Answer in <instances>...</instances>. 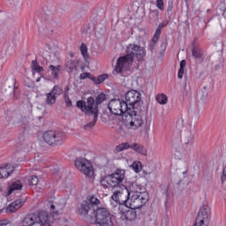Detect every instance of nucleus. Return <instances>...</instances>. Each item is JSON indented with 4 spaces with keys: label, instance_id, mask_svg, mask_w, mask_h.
<instances>
[{
    "label": "nucleus",
    "instance_id": "nucleus-31",
    "mask_svg": "<svg viewBox=\"0 0 226 226\" xmlns=\"http://www.w3.org/2000/svg\"><path fill=\"white\" fill-rule=\"evenodd\" d=\"M49 70H51V76L53 79H57L59 77V67H56L55 65H49Z\"/></svg>",
    "mask_w": 226,
    "mask_h": 226
},
{
    "label": "nucleus",
    "instance_id": "nucleus-6",
    "mask_svg": "<svg viewBox=\"0 0 226 226\" xmlns=\"http://www.w3.org/2000/svg\"><path fill=\"white\" fill-rule=\"evenodd\" d=\"M76 107L79 109L81 112H84L86 116H98L100 114L96 101L92 96H89L87 102L84 100L78 101Z\"/></svg>",
    "mask_w": 226,
    "mask_h": 226
},
{
    "label": "nucleus",
    "instance_id": "nucleus-20",
    "mask_svg": "<svg viewBox=\"0 0 226 226\" xmlns=\"http://www.w3.org/2000/svg\"><path fill=\"white\" fill-rule=\"evenodd\" d=\"M160 20V11L158 9H149L148 11V22L149 24H156Z\"/></svg>",
    "mask_w": 226,
    "mask_h": 226
},
{
    "label": "nucleus",
    "instance_id": "nucleus-42",
    "mask_svg": "<svg viewBox=\"0 0 226 226\" xmlns=\"http://www.w3.org/2000/svg\"><path fill=\"white\" fill-rule=\"evenodd\" d=\"M50 210H51V213H53V215H59V211L56 210L55 205L50 206Z\"/></svg>",
    "mask_w": 226,
    "mask_h": 226
},
{
    "label": "nucleus",
    "instance_id": "nucleus-7",
    "mask_svg": "<svg viewBox=\"0 0 226 226\" xmlns=\"http://www.w3.org/2000/svg\"><path fill=\"white\" fill-rule=\"evenodd\" d=\"M108 109L115 116H126L130 112L128 104L120 99H112L109 102Z\"/></svg>",
    "mask_w": 226,
    "mask_h": 226
},
{
    "label": "nucleus",
    "instance_id": "nucleus-29",
    "mask_svg": "<svg viewBox=\"0 0 226 226\" xmlns=\"http://www.w3.org/2000/svg\"><path fill=\"white\" fill-rule=\"evenodd\" d=\"M185 66H186V60H182L180 62V67H179L178 74H177L178 79H183V75H185Z\"/></svg>",
    "mask_w": 226,
    "mask_h": 226
},
{
    "label": "nucleus",
    "instance_id": "nucleus-43",
    "mask_svg": "<svg viewBox=\"0 0 226 226\" xmlns=\"http://www.w3.org/2000/svg\"><path fill=\"white\" fill-rule=\"evenodd\" d=\"M154 45H156V43H154V42H153V44H150L149 45V50L151 51V52H153L154 50Z\"/></svg>",
    "mask_w": 226,
    "mask_h": 226
},
{
    "label": "nucleus",
    "instance_id": "nucleus-15",
    "mask_svg": "<svg viewBox=\"0 0 226 226\" xmlns=\"http://www.w3.org/2000/svg\"><path fill=\"white\" fill-rule=\"evenodd\" d=\"M80 80H86V79H90V80L94 81V84L99 85L102 84V82H105L109 79V74L104 73L97 78L94 76H91V73L89 72H83L79 76Z\"/></svg>",
    "mask_w": 226,
    "mask_h": 226
},
{
    "label": "nucleus",
    "instance_id": "nucleus-24",
    "mask_svg": "<svg viewBox=\"0 0 226 226\" xmlns=\"http://www.w3.org/2000/svg\"><path fill=\"white\" fill-rule=\"evenodd\" d=\"M147 192H142V185L137 183L132 185L130 195L144 194Z\"/></svg>",
    "mask_w": 226,
    "mask_h": 226
},
{
    "label": "nucleus",
    "instance_id": "nucleus-33",
    "mask_svg": "<svg viewBox=\"0 0 226 226\" xmlns=\"http://www.w3.org/2000/svg\"><path fill=\"white\" fill-rule=\"evenodd\" d=\"M156 100L158 102V103H160L161 105H165L167 103V95L165 94H158L156 96Z\"/></svg>",
    "mask_w": 226,
    "mask_h": 226
},
{
    "label": "nucleus",
    "instance_id": "nucleus-11",
    "mask_svg": "<svg viewBox=\"0 0 226 226\" xmlns=\"http://www.w3.org/2000/svg\"><path fill=\"white\" fill-rule=\"evenodd\" d=\"M126 149H132V151H135V153L142 154L143 156H146V154H147V149H146L144 146L139 143L130 144L128 142H124L117 146L115 151L116 153H121L122 151H126Z\"/></svg>",
    "mask_w": 226,
    "mask_h": 226
},
{
    "label": "nucleus",
    "instance_id": "nucleus-39",
    "mask_svg": "<svg viewBox=\"0 0 226 226\" xmlns=\"http://www.w3.org/2000/svg\"><path fill=\"white\" fill-rule=\"evenodd\" d=\"M174 9V3L169 2L168 3V8H167V13L168 15H170L172 13V10Z\"/></svg>",
    "mask_w": 226,
    "mask_h": 226
},
{
    "label": "nucleus",
    "instance_id": "nucleus-19",
    "mask_svg": "<svg viewBox=\"0 0 226 226\" xmlns=\"http://www.w3.org/2000/svg\"><path fill=\"white\" fill-rule=\"evenodd\" d=\"M23 186L24 185H22V182L20 180H16L12 182L8 187V191L5 194V197H10V195H11L13 192L20 190L21 188H23Z\"/></svg>",
    "mask_w": 226,
    "mask_h": 226
},
{
    "label": "nucleus",
    "instance_id": "nucleus-32",
    "mask_svg": "<svg viewBox=\"0 0 226 226\" xmlns=\"http://www.w3.org/2000/svg\"><path fill=\"white\" fill-rule=\"evenodd\" d=\"M107 100V95L103 93L100 94L96 100H95V103L98 107V105H102V103H103V102H105Z\"/></svg>",
    "mask_w": 226,
    "mask_h": 226
},
{
    "label": "nucleus",
    "instance_id": "nucleus-26",
    "mask_svg": "<svg viewBox=\"0 0 226 226\" xmlns=\"http://www.w3.org/2000/svg\"><path fill=\"white\" fill-rule=\"evenodd\" d=\"M13 100H19L20 98V92L19 91V85H17V79H13Z\"/></svg>",
    "mask_w": 226,
    "mask_h": 226
},
{
    "label": "nucleus",
    "instance_id": "nucleus-21",
    "mask_svg": "<svg viewBox=\"0 0 226 226\" xmlns=\"http://www.w3.org/2000/svg\"><path fill=\"white\" fill-rule=\"evenodd\" d=\"M192 56L194 57V59H202L204 56V51H202V49L197 45H193L192 49Z\"/></svg>",
    "mask_w": 226,
    "mask_h": 226
},
{
    "label": "nucleus",
    "instance_id": "nucleus-30",
    "mask_svg": "<svg viewBox=\"0 0 226 226\" xmlns=\"http://www.w3.org/2000/svg\"><path fill=\"white\" fill-rule=\"evenodd\" d=\"M68 72H73L77 68V62L75 60H68L65 64Z\"/></svg>",
    "mask_w": 226,
    "mask_h": 226
},
{
    "label": "nucleus",
    "instance_id": "nucleus-44",
    "mask_svg": "<svg viewBox=\"0 0 226 226\" xmlns=\"http://www.w3.org/2000/svg\"><path fill=\"white\" fill-rule=\"evenodd\" d=\"M186 174H188V171H187V170H185V171L183 172V175L185 176V177H186Z\"/></svg>",
    "mask_w": 226,
    "mask_h": 226
},
{
    "label": "nucleus",
    "instance_id": "nucleus-27",
    "mask_svg": "<svg viewBox=\"0 0 226 226\" xmlns=\"http://www.w3.org/2000/svg\"><path fill=\"white\" fill-rule=\"evenodd\" d=\"M32 70L34 72H36V73H41L42 72H44L43 67L38 64V60L36 58L32 61Z\"/></svg>",
    "mask_w": 226,
    "mask_h": 226
},
{
    "label": "nucleus",
    "instance_id": "nucleus-41",
    "mask_svg": "<svg viewBox=\"0 0 226 226\" xmlns=\"http://www.w3.org/2000/svg\"><path fill=\"white\" fill-rule=\"evenodd\" d=\"M221 181H222V183H224L226 181V170H225V169L222 170V174L221 176Z\"/></svg>",
    "mask_w": 226,
    "mask_h": 226
},
{
    "label": "nucleus",
    "instance_id": "nucleus-34",
    "mask_svg": "<svg viewBox=\"0 0 226 226\" xmlns=\"http://www.w3.org/2000/svg\"><path fill=\"white\" fill-rule=\"evenodd\" d=\"M132 170L134 172L139 173L142 170V162H134L132 164Z\"/></svg>",
    "mask_w": 226,
    "mask_h": 226
},
{
    "label": "nucleus",
    "instance_id": "nucleus-4",
    "mask_svg": "<svg viewBox=\"0 0 226 226\" xmlns=\"http://www.w3.org/2000/svg\"><path fill=\"white\" fill-rule=\"evenodd\" d=\"M126 52V55L118 57L117 60L113 75H119V73L126 72L128 66L133 64V57H136L138 61H142L146 57V49L137 44H129Z\"/></svg>",
    "mask_w": 226,
    "mask_h": 226
},
{
    "label": "nucleus",
    "instance_id": "nucleus-36",
    "mask_svg": "<svg viewBox=\"0 0 226 226\" xmlns=\"http://www.w3.org/2000/svg\"><path fill=\"white\" fill-rule=\"evenodd\" d=\"M79 49H80V52L84 57V59H88L89 54H87V46H86V44L82 43Z\"/></svg>",
    "mask_w": 226,
    "mask_h": 226
},
{
    "label": "nucleus",
    "instance_id": "nucleus-40",
    "mask_svg": "<svg viewBox=\"0 0 226 226\" xmlns=\"http://www.w3.org/2000/svg\"><path fill=\"white\" fill-rule=\"evenodd\" d=\"M64 96H70V85H66L63 90Z\"/></svg>",
    "mask_w": 226,
    "mask_h": 226
},
{
    "label": "nucleus",
    "instance_id": "nucleus-18",
    "mask_svg": "<svg viewBox=\"0 0 226 226\" xmlns=\"http://www.w3.org/2000/svg\"><path fill=\"white\" fill-rule=\"evenodd\" d=\"M169 26V20H164L159 24L158 27L155 30V33L152 39V43H157L158 40H160V36L162 35V30L163 27H167Z\"/></svg>",
    "mask_w": 226,
    "mask_h": 226
},
{
    "label": "nucleus",
    "instance_id": "nucleus-5",
    "mask_svg": "<svg viewBox=\"0 0 226 226\" xmlns=\"http://www.w3.org/2000/svg\"><path fill=\"white\" fill-rule=\"evenodd\" d=\"M54 223V216L42 211L28 215L22 222L23 226H50Z\"/></svg>",
    "mask_w": 226,
    "mask_h": 226
},
{
    "label": "nucleus",
    "instance_id": "nucleus-22",
    "mask_svg": "<svg viewBox=\"0 0 226 226\" xmlns=\"http://www.w3.org/2000/svg\"><path fill=\"white\" fill-rule=\"evenodd\" d=\"M137 218V212L132 208L128 209V211L125 212L124 215H122L123 220H127V222H133Z\"/></svg>",
    "mask_w": 226,
    "mask_h": 226
},
{
    "label": "nucleus",
    "instance_id": "nucleus-47",
    "mask_svg": "<svg viewBox=\"0 0 226 226\" xmlns=\"http://www.w3.org/2000/svg\"><path fill=\"white\" fill-rule=\"evenodd\" d=\"M0 226H4V225H3V223H1V222H0Z\"/></svg>",
    "mask_w": 226,
    "mask_h": 226
},
{
    "label": "nucleus",
    "instance_id": "nucleus-13",
    "mask_svg": "<svg viewBox=\"0 0 226 226\" xmlns=\"http://www.w3.org/2000/svg\"><path fill=\"white\" fill-rule=\"evenodd\" d=\"M149 200V194H132L130 208L131 209H140L142 206H146Z\"/></svg>",
    "mask_w": 226,
    "mask_h": 226
},
{
    "label": "nucleus",
    "instance_id": "nucleus-16",
    "mask_svg": "<svg viewBox=\"0 0 226 226\" xmlns=\"http://www.w3.org/2000/svg\"><path fill=\"white\" fill-rule=\"evenodd\" d=\"M25 203L26 200L22 199L16 200L5 208V213H15V211H19Z\"/></svg>",
    "mask_w": 226,
    "mask_h": 226
},
{
    "label": "nucleus",
    "instance_id": "nucleus-38",
    "mask_svg": "<svg viewBox=\"0 0 226 226\" xmlns=\"http://www.w3.org/2000/svg\"><path fill=\"white\" fill-rule=\"evenodd\" d=\"M64 100L65 102L66 107H72L73 105L72 99H70V95H64Z\"/></svg>",
    "mask_w": 226,
    "mask_h": 226
},
{
    "label": "nucleus",
    "instance_id": "nucleus-1",
    "mask_svg": "<svg viewBox=\"0 0 226 226\" xmlns=\"http://www.w3.org/2000/svg\"><path fill=\"white\" fill-rule=\"evenodd\" d=\"M124 170H117L115 173L108 175L101 179V185L103 188H119L115 191L111 196L112 200L116 204H125L130 200V190L126 188V185L121 184L124 181Z\"/></svg>",
    "mask_w": 226,
    "mask_h": 226
},
{
    "label": "nucleus",
    "instance_id": "nucleus-46",
    "mask_svg": "<svg viewBox=\"0 0 226 226\" xmlns=\"http://www.w3.org/2000/svg\"><path fill=\"white\" fill-rule=\"evenodd\" d=\"M209 11H211V10L208 9V10L207 11V12L209 13Z\"/></svg>",
    "mask_w": 226,
    "mask_h": 226
},
{
    "label": "nucleus",
    "instance_id": "nucleus-49",
    "mask_svg": "<svg viewBox=\"0 0 226 226\" xmlns=\"http://www.w3.org/2000/svg\"><path fill=\"white\" fill-rule=\"evenodd\" d=\"M1 190H2V189L0 188V192H1Z\"/></svg>",
    "mask_w": 226,
    "mask_h": 226
},
{
    "label": "nucleus",
    "instance_id": "nucleus-45",
    "mask_svg": "<svg viewBox=\"0 0 226 226\" xmlns=\"http://www.w3.org/2000/svg\"><path fill=\"white\" fill-rule=\"evenodd\" d=\"M40 80H41V78L36 79V82H40Z\"/></svg>",
    "mask_w": 226,
    "mask_h": 226
},
{
    "label": "nucleus",
    "instance_id": "nucleus-28",
    "mask_svg": "<svg viewBox=\"0 0 226 226\" xmlns=\"http://www.w3.org/2000/svg\"><path fill=\"white\" fill-rule=\"evenodd\" d=\"M98 121V115H94V120L84 125V130L89 131L94 128L96 122Z\"/></svg>",
    "mask_w": 226,
    "mask_h": 226
},
{
    "label": "nucleus",
    "instance_id": "nucleus-37",
    "mask_svg": "<svg viewBox=\"0 0 226 226\" xmlns=\"http://www.w3.org/2000/svg\"><path fill=\"white\" fill-rule=\"evenodd\" d=\"M156 8H158V10H161V11H163V10H165V4L163 3V0H156Z\"/></svg>",
    "mask_w": 226,
    "mask_h": 226
},
{
    "label": "nucleus",
    "instance_id": "nucleus-10",
    "mask_svg": "<svg viewBox=\"0 0 226 226\" xmlns=\"http://www.w3.org/2000/svg\"><path fill=\"white\" fill-rule=\"evenodd\" d=\"M76 169L80 170L87 177H93L94 175V170H93V164L89 160L84 157H78L74 162Z\"/></svg>",
    "mask_w": 226,
    "mask_h": 226
},
{
    "label": "nucleus",
    "instance_id": "nucleus-48",
    "mask_svg": "<svg viewBox=\"0 0 226 226\" xmlns=\"http://www.w3.org/2000/svg\"><path fill=\"white\" fill-rule=\"evenodd\" d=\"M44 20H47V17L44 18Z\"/></svg>",
    "mask_w": 226,
    "mask_h": 226
},
{
    "label": "nucleus",
    "instance_id": "nucleus-17",
    "mask_svg": "<svg viewBox=\"0 0 226 226\" xmlns=\"http://www.w3.org/2000/svg\"><path fill=\"white\" fill-rule=\"evenodd\" d=\"M14 168L10 164H4L0 167V179H6L13 174Z\"/></svg>",
    "mask_w": 226,
    "mask_h": 226
},
{
    "label": "nucleus",
    "instance_id": "nucleus-35",
    "mask_svg": "<svg viewBox=\"0 0 226 226\" xmlns=\"http://www.w3.org/2000/svg\"><path fill=\"white\" fill-rule=\"evenodd\" d=\"M38 181L39 179L36 175H32L28 177V185H30V186H36V185H38Z\"/></svg>",
    "mask_w": 226,
    "mask_h": 226
},
{
    "label": "nucleus",
    "instance_id": "nucleus-14",
    "mask_svg": "<svg viewBox=\"0 0 226 226\" xmlns=\"http://www.w3.org/2000/svg\"><path fill=\"white\" fill-rule=\"evenodd\" d=\"M61 94H63V87H59L58 85H55L53 88L50 90V92L45 94L46 105H49V107H52V105H56L57 98H59Z\"/></svg>",
    "mask_w": 226,
    "mask_h": 226
},
{
    "label": "nucleus",
    "instance_id": "nucleus-8",
    "mask_svg": "<svg viewBox=\"0 0 226 226\" xmlns=\"http://www.w3.org/2000/svg\"><path fill=\"white\" fill-rule=\"evenodd\" d=\"M141 100V94L139 93V91L131 90L125 94L124 103H126L127 109H130V110H137L139 109H142L140 106Z\"/></svg>",
    "mask_w": 226,
    "mask_h": 226
},
{
    "label": "nucleus",
    "instance_id": "nucleus-23",
    "mask_svg": "<svg viewBox=\"0 0 226 226\" xmlns=\"http://www.w3.org/2000/svg\"><path fill=\"white\" fill-rule=\"evenodd\" d=\"M195 139V136L191 132H187L184 138V144L192 147L193 146V140Z\"/></svg>",
    "mask_w": 226,
    "mask_h": 226
},
{
    "label": "nucleus",
    "instance_id": "nucleus-25",
    "mask_svg": "<svg viewBox=\"0 0 226 226\" xmlns=\"http://www.w3.org/2000/svg\"><path fill=\"white\" fill-rule=\"evenodd\" d=\"M114 207H117L118 213L124 216L126 215V211H128V202L125 203H117Z\"/></svg>",
    "mask_w": 226,
    "mask_h": 226
},
{
    "label": "nucleus",
    "instance_id": "nucleus-3",
    "mask_svg": "<svg viewBox=\"0 0 226 226\" xmlns=\"http://www.w3.org/2000/svg\"><path fill=\"white\" fill-rule=\"evenodd\" d=\"M126 52V55L118 57L117 60L113 75H119V73L126 72L128 66L133 64V57H136L138 61H142L146 57V49L137 44H129Z\"/></svg>",
    "mask_w": 226,
    "mask_h": 226
},
{
    "label": "nucleus",
    "instance_id": "nucleus-9",
    "mask_svg": "<svg viewBox=\"0 0 226 226\" xmlns=\"http://www.w3.org/2000/svg\"><path fill=\"white\" fill-rule=\"evenodd\" d=\"M42 139L49 146H61L64 140V134L59 131H47Z\"/></svg>",
    "mask_w": 226,
    "mask_h": 226
},
{
    "label": "nucleus",
    "instance_id": "nucleus-2",
    "mask_svg": "<svg viewBox=\"0 0 226 226\" xmlns=\"http://www.w3.org/2000/svg\"><path fill=\"white\" fill-rule=\"evenodd\" d=\"M100 206V200L94 196H90L84 200L78 209L80 216H87L89 213H94L95 218V223L99 225H112V215L110 212L103 207H98Z\"/></svg>",
    "mask_w": 226,
    "mask_h": 226
},
{
    "label": "nucleus",
    "instance_id": "nucleus-12",
    "mask_svg": "<svg viewBox=\"0 0 226 226\" xmlns=\"http://www.w3.org/2000/svg\"><path fill=\"white\" fill-rule=\"evenodd\" d=\"M130 122V128L132 130H137V128H140L142 124H144V119H142V108L139 109H130L127 113Z\"/></svg>",
    "mask_w": 226,
    "mask_h": 226
}]
</instances>
